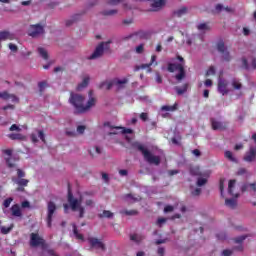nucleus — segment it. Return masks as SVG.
I'll return each instance as SVG.
<instances>
[{
	"mask_svg": "<svg viewBox=\"0 0 256 256\" xmlns=\"http://www.w3.org/2000/svg\"><path fill=\"white\" fill-rule=\"evenodd\" d=\"M9 49H10V51H13V53H17L19 48L17 47V45H15L13 43H10L9 44Z\"/></svg>",
	"mask_w": 256,
	"mask_h": 256,
	"instance_id": "obj_55",
	"label": "nucleus"
},
{
	"mask_svg": "<svg viewBox=\"0 0 256 256\" xmlns=\"http://www.w3.org/2000/svg\"><path fill=\"white\" fill-rule=\"evenodd\" d=\"M242 66L244 69L249 70V62L247 61V58H242Z\"/></svg>",
	"mask_w": 256,
	"mask_h": 256,
	"instance_id": "obj_52",
	"label": "nucleus"
},
{
	"mask_svg": "<svg viewBox=\"0 0 256 256\" xmlns=\"http://www.w3.org/2000/svg\"><path fill=\"white\" fill-rule=\"evenodd\" d=\"M79 19H81V14H74L71 20L66 21V27H71V25L76 21H79Z\"/></svg>",
	"mask_w": 256,
	"mask_h": 256,
	"instance_id": "obj_27",
	"label": "nucleus"
},
{
	"mask_svg": "<svg viewBox=\"0 0 256 256\" xmlns=\"http://www.w3.org/2000/svg\"><path fill=\"white\" fill-rule=\"evenodd\" d=\"M213 131H225L227 129V122L217 121L215 118L210 119Z\"/></svg>",
	"mask_w": 256,
	"mask_h": 256,
	"instance_id": "obj_13",
	"label": "nucleus"
},
{
	"mask_svg": "<svg viewBox=\"0 0 256 256\" xmlns=\"http://www.w3.org/2000/svg\"><path fill=\"white\" fill-rule=\"evenodd\" d=\"M215 73H216L215 67L214 66H210L209 69L206 72V77H209L211 75H215Z\"/></svg>",
	"mask_w": 256,
	"mask_h": 256,
	"instance_id": "obj_46",
	"label": "nucleus"
},
{
	"mask_svg": "<svg viewBox=\"0 0 256 256\" xmlns=\"http://www.w3.org/2000/svg\"><path fill=\"white\" fill-rule=\"evenodd\" d=\"M17 177L16 179H23V177H25V171L21 170V169H17Z\"/></svg>",
	"mask_w": 256,
	"mask_h": 256,
	"instance_id": "obj_50",
	"label": "nucleus"
},
{
	"mask_svg": "<svg viewBox=\"0 0 256 256\" xmlns=\"http://www.w3.org/2000/svg\"><path fill=\"white\" fill-rule=\"evenodd\" d=\"M45 34V28L41 24L30 25L28 29V35L30 37H39V35Z\"/></svg>",
	"mask_w": 256,
	"mask_h": 256,
	"instance_id": "obj_9",
	"label": "nucleus"
},
{
	"mask_svg": "<svg viewBox=\"0 0 256 256\" xmlns=\"http://www.w3.org/2000/svg\"><path fill=\"white\" fill-rule=\"evenodd\" d=\"M38 87H39V91L41 93H43L45 91V87H47V82H45V81L39 82L38 83Z\"/></svg>",
	"mask_w": 256,
	"mask_h": 256,
	"instance_id": "obj_47",
	"label": "nucleus"
},
{
	"mask_svg": "<svg viewBox=\"0 0 256 256\" xmlns=\"http://www.w3.org/2000/svg\"><path fill=\"white\" fill-rule=\"evenodd\" d=\"M69 103L72 104V106L75 109V113L81 114V113H87L91 109V107H95V103H97V99L94 97H90L87 101V104L85 105V97L81 94L77 93H70Z\"/></svg>",
	"mask_w": 256,
	"mask_h": 256,
	"instance_id": "obj_1",
	"label": "nucleus"
},
{
	"mask_svg": "<svg viewBox=\"0 0 256 256\" xmlns=\"http://www.w3.org/2000/svg\"><path fill=\"white\" fill-rule=\"evenodd\" d=\"M196 185L197 187H203L204 185H207V178L198 177Z\"/></svg>",
	"mask_w": 256,
	"mask_h": 256,
	"instance_id": "obj_40",
	"label": "nucleus"
},
{
	"mask_svg": "<svg viewBox=\"0 0 256 256\" xmlns=\"http://www.w3.org/2000/svg\"><path fill=\"white\" fill-rule=\"evenodd\" d=\"M190 175L194 177H203V173L201 172V168L199 166L190 167Z\"/></svg>",
	"mask_w": 256,
	"mask_h": 256,
	"instance_id": "obj_22",
	"label": "nucleus"
},
{
	"mask_svg": "<svg viewBox=\"0 0 256 256\" xmlns=\"http://www.w3.org/2000/svg\"><path fill=\"white\" fill-rule=\"evenodd\" d=\"M13 39H15V34L9 31L0 32V41H13Z\"/></svg>",
	"mask_w": 256,
	"mask_h": 256,
	"instance_id": "obj_19",
	"label": "nucleus"
},
{
	"mask_svg": "<svg viewBox=\"0 0 256 256\" xmlns=\"http://www.w3.org/2000/svg\"><path fill=\"white\" fill-rule=\"evenodd\" d=\"M88 242L91 249H100L101 251H105L107 249L105 247V243H103V241L99 240L96 237H89Z\"/></svg>",
	"mask_w": 256,
	"mask_h": 256,
	"instance_id": "obj_11",
	"label": "nucleus"
},
{
	"mask_svg": "<svg viewBox=\"0 0 256 256\" xmlns=\"http://www.w3.org/2000/svg\"><path fill=\"white\" fill-rule=\"evenodd\" d=\"M222 255L223 256H231V255H233V251H231L229 249L223 250Z\"/></svg>",
	"mask_w": 256,
	"mask_h": 256,
	"instance_id": "obj_61",
	"label": "nucleus"
},
{
	"mask_svg": "<svg viewBox=\"0 0 256 256\" xmlns=\"http://www.w3.org/2000/svg\"><path fill=\"white\" fill-rule=\"evenodd\" d=\"M85 129H86L85 126L80 125L77 127V133H79L80 135H83V133H85Z\"/></svg>",
	"mask_w": 256,
	"mask_h": 256,
	"instance_id": "obj_56",
	"label": "nucleus"
},
{
	"mask_svg": "<svg viewBox=\"0 0 256 256\" xmlns=\"http://www.w3.org/2000/svg\"><path fill=\"white\" fill-rule=\"evenodd\" d=\"M155 61H157V56L152 55L151 56V62L148 64H142L140 66V69H149V71H151V65H153V63H155Z\"/></svg>",
	"mask_w": 256,
	"mask_h": 256,
	"instance_id": "obj_28",
	"label": "nucleus"
},
{
	"mask_svg": "<svg viewBox=\"0 0 256 256\" xmlns=\"http://www.w3.org/2000/svg\"><path fill=\"white\" fill-rule=\"evenodd\" d=\"M237 183V180L233 179L230 180L228 183V193L229 195H231L232 197H235L237 199V197H239V194H235L234 189H235V184Z\"/></svg>",
	"mask_w": 256,
	"mask_h": 256,
	"instance_id": "obj_20",
	"label": "nucleus"
},
{
	"mask_svg": "<svg viewBox=\"0 0 256 256\" xmlns=\"http://www.w3.org/2000/svg\"><path fill=\"white\" fill-rule=\"evenodd\" d=\"M225 157H226V159H229V161H232L233 163H237V159H235V157H233L232 151L227 150L225 152Z\"/></svg>",
	"mask_w": 256,
	"mask_h": 256,
	"instance_id": "obj_39",
	"label": "nucleus"
},
{
	"mask_svg": "<svg viewBox=\"0 0 256 256\" xmlns=\"http://www.w3.org/2000/svg\"><path fill=\"white\" fill-rule=\"evenodd\" d=\"M91 78H89V76H86L83 80L82 83L78 84L77 86V90L81 91V89H85V87H87L89 85V81Z\"/></svg>",
	"mask_w": 256,
	"mask_h": 256,
	"instance_id": "obj_25",
	"label": "nucleus"
},
{
	"mask_svg": "<svg viewBox=\"0 0 256 256\" xmlns=\"http://www.w3.org/2000/svg\"><path fill=\"white\" fill-rule=\"evenodd\" d=\"M246 239H247V235H242V236H238V237L234 238V242L241 244Z\"/></svg>",
	"mask_w": 256,
	"mask_h": 256,
	"instance_id": "obj_44",
	"label": "nucleus"
},
{
	"mask_svg": "<svg viewBox=\"0 0 256 256\" xmlns=\"http://www.w3.org/2000/svg\"><path fill=\"white\" fill-rule=\"evenodd\" d=\"M157 253L159 256H165V248L159 247Z\"/></svg>",
	"mask_w": 256,
	"mask_h": 256,
	"instance_id": "obj_63",
	"label": "nucleus"
},
{
	"mask_svg": "<svg viewBox=\"0 0 256 256\" xmlns=\"http://www.w3.org/2000/svg\"><path fill=\"white\" fill-rule=\"evenodd\" d=\"M217 50L219 51V53H221L223 60L227 63H229V61L233 59L231 53H229V50H227V48L225 47V42H223V40H220L217 43Z\"/></svg>",
	"mask_w": 256,
	"mask_h": 256,
	"instance_id": "obj_8",
	"label": "nucleus"
},
{
	"mask_svg": "<svg viewBox=\"0 0 256 256\" xmlns=\"http://www.w3.org/2000/svg\"><path fill=\"white\" fill-rule=\"evenodd\" d=\"M171 141H172V143L174 144V145H181V137H178V139L177 138H175V137H173L172 139H171Z\"/></svg>",
	"mask_w": 256,
	"mask_h": 256,
	"instance_id": "obj_58",
	"label": "nucleus"
},
{
	"mask_svg": "<svg viewBox=\"0 0 256 256\" xmlns=\"http://www.w3.org/2000/svg\"><path fill=\"white\" fill-rule=\"evenodd\" d=\"M173 211H175V207L172 205H167L164 207V213H173Z\"/></svg>",
	"mask_w": 256,
	"mask_h": 256,
	"instance_id": "obj_49",
	"label": "nucleus"
},
{
	"mask_svg": "<svg viewBox=\"0 0 256 256\" xmlns=\"http://www.w3.org/2000/svg\"><path fill=\"white\" fill-rule=\"evenodd\" d=\"M72 227H73L74 237H76V239H78L79 241H85V237L83 236V234L79 233V230L77 229V225L72 224Z\"/></svg>",
	"mask_w": 256,
	"mask_h": 256,
	"instance_id": "obj_23",
	"label": "nucleus"
},
{
	"mask_svg": "<svg viewBox=\"0 0 256 256\" xmlns=\"http://www.w3.org/2000/svg\"><path fill=\"white\" fill-rule=\"evenodd\" d=\"M9 131H21V128L17 126V124H13L10 128Z\"/></svg>",
	"mask_w": 256,
	"mask_h": 256,
	"instance_id": "obj_62",
	"label": "nucleus"
},
{
	"mask_svg": "<svg viewBox=\"0 0 256 256\" xmlns=\"http://www.w3.org/2000/svg\"><path fill=\"white\" fill-rule=\"evenodd\" d=\"M197 29L199 31H209V25H207V23H202L198 25Z\"/></svg>",
	"mask_w": 256,
	"mask_h": 256,
	"instance_id": "obj_45",
	"label": "nucleus"
},
{
	"mask_svg": "<svg viewBox=\"0 0 256 256\" xmlns=\"http://www.w3.org/2000/svg\"><path fill=\"white\" fill-rule=\"evenodd\" d=\"M47 209V227L51 228L53 223V215H55V211H57V205H55V202L50 201L48 202Z\"/></svg>",
	"mask_w": 256,
	"mask_h": 256,
	"instance_id": "obj_10",
	"label": "nucleus"
},
{
	"mask_svg": "<svg viewBox=\"0 0 256 256\" xmlns=\"http://www.w3.org/2000/svg\"><path fill=\"white\" fill-rule=\"evenodd\" d=\"M144 50H145V45L144 44H140L136 47V53H138V54L143 53Z\"/></svg>",
	"mask_w": 256,
	"mask_h": 256,
	"instance_id": "obj_53",
	"label": "nucleus"
},
{
	"mask_svg": "<svg viewBox=\"0 0 256 256\" xmlns=\"http://www.w3.org/2000/svg\"><path fill=\"white\" fill-rule=\"evenodd\" d=\"M120 215H127V216L139 215V211H137V210H121Z\"/></svg>",
	"mask_w": 256,
	"mask_h": 256,
	"instance_id": "obj_34",
	"label": "nucleus"
},
{
	"mask_svg": "<svg viewBox=\"0 0 256 256\" xmlns=\"http://www.w3.org/2000/svg\"><path fill=\"white\" fill-rule=\"evenodd\" d=\"M116 129H122V133L124 135H131V134H133V129H131V128L116 127Z\"/></svg>",
	"mask_w": 256,
	"mask_h": 256,
	"instance_id": "obj_42",
	"label": "nucleus"
},
{
	"mask_svg": "<svg viewBox=\"0 0 256 256\" xmlns=\"http://www.w3.org/2000/svg\"><path fill=\"white\" fill-rule=\"evenodd\" d=\"M176 93L177 95H183L187 93V89H189V84L185 83L183 84L182 88L176 87Z\"/></svg>",
	"mask_w": 256,
	"mask_h": 256,
	"instance_id": "obj_33",
	"label": "nucleus"
},
{
	"mask_svg": "<svg viewBox=\"0 0 256 256\" xmlns=\"http://www.w3.org/2000/svg\"><path fill=\"white\" fill-rule=\"evenodd\" d=\"M163 223H167V218H158L156 225H158V227H161Z\"/></svg>",
	"mask_w": 256,
	"mask_h": 256,
	"instance_id": "obj_54",
	"label": "nucleus"
},
{
	"mask_svg": "<svg viewBox=\"0 0 256 256\" xmlns=\"http://www.w3.org/2000/svg\"><path fill=\"white\" fill-rule=\"evenodd\" d=\"M193 197H199L201 195V188H196L195 190L192 191Z\"/></svg>",
	"mask_w": 256,
	"mask_h": 256,
	"instance_id": "obj_57",
	"label": "nucleus"
},
{
	"mask_svg": "<svg viewBox=\"0 0 256 256\" xmlns=\"http://www.w3.org/2000/svg\"><path fill=\"white\" fill-rule=\"evenodd\" d=\"M225 205H226V207H229V209H235V207H237V200H235L233 198H231V199L227 198L225 200Z\"/></svg>",
	"mask_w": 256,
	"mask_h": 256,
	"instance_id": "obj_24",
	"label": "nucleus"
},
{
	"mask_svg": "<svg viewBox=\"0 0 256 256\" xmlns=\"http://www.w3.org/2000/svg\"><path fill=\"white\" fill-rule=\"evenodd\" d=\"M11 213L13 217H23V212L21 211V206H19V204L12 205Z\"/></svg>",
	"mask_w": 256,
	"mask_h": 256,
	"instance_id": "obj_21",
	"label": "nucleus"
},
{
	"mask_svg": "<svg viewBox=\"0 0 256 256\" xmlns=\"http://www.w3.org/2000/svg\"><path fill=\"white\" fill-rule=\"evenodd\" d=\"M178 107H179V104H177V103H175L172 106L164 105V106L161 107V111H171V112H173V111H177Z\"/></svg>",
	"mask_w": 256,
	"mask_h": 256,
	"instance_id": "obj_29",
	"label": "nucleus"
},
{
	"mask_svg": "<svg viewBox=\"0 0 256 256\" xmlns=\"http://www.w3.org/2000/svg\"><path fill=\"white\" fill-rule=\"evenodd\" d=\"M227 80L223 78L218 79V92H220L221 95H227L229 93Z\"/></svg>",
	"mask_w": 256,
	"mask_h": 256,
	"instance_id": "obj_16",
	"label": "nucleus"
},
{
	"mask_svg": "<svg viewBox=\"0 0 256 256\" xmlns=\"http://www.w3.org/2000/svg\"><path fill=\"white\" fill-rule=\"evenodd\" d=\"M12 181L16 185H18V187L16 188V191H19L21 193H23V191H25V187H27V185H29V180H27L25 178L12 177Z\"/></svg>",
	"mask_w": 256,
	"mask_h": 256,
	"instance_id": "obj_12",
	"label": "nucleus"
},
{
	"mask_svg": "<svg viewBox=\"0 0 256 256\" xmlns=\"http://www.w3.org/2000/svg\"><path fill=\"white\" fill-rule=\"evenodd\" d=\"M38 53H39L40 57H42V59H44L45 61H47L49 59V53L47 52V50H45V48L39 47Z\"/></svg>",
	"mask_w": 256,
	"mask_h": 256,
	"instance_id": "obj_30",
	"label": "nucleus"
},
{
	"mask_svg": "<svg viewBox=\"0 0 256 256\" xmlns=\"http://www.w3.org/2000/svg\"><path fill=\"white\" fill-rule=\"evenodd\" d=\"M99 219H111L113 217V212L109 210H104L103 213L98 214Z\"/></svg>",
	"mask_w": 256,
	"mask_h": 256,
	"instance_id": "obj_31",
	"label": "nucleus"
},
{
	"mask_svg": "<svg viewBox=\"0 0 256 256\" xmlns=\"http://www.w3.org/2000/svg\"><path fill=\"white\" fill-rule=\"evenodd\" d=\"M220 195L223 197V191H225V179L221 178L219 182Z\"/></svg>",
	"mask_w": 256,
	"mask_h": 256,
	"instance_id": "obj_41",
	"label": "nucleus"
},
{
	"mask_svg": "<svg viewBox=\"0 0 256 256\" xmlns=\"http://www.w3.org/2000/svg\"><path fill=\"white\" fill-rule=\"evenodd\" d=\"M247 191H250V183H244L242 186H241V192L242 193H245Z\"/></svg>",
	"mask_w": 256,
	"mask_h": 256,
	"instance_id": "obj_48",
	"label": "nucleus"
},
{
	"mask_svg": "<svg viewBox=\"0 0 256 256\" xmlns=\"http://www.w3.org/2000/svg\"><path fill=\"white\" fill-rule=\"evenodd\" d=\"M133 146L135 149L140 151L146 163H149V165H156V166L161 165V157L154 155L149 149L143 146V144L136 142L134 143Z\"/></svg>",
	"mask_w": 256,
	"mask_h": 256,
	"instance_id": "obj_4",
	"label": "nucleus"
},
{
	"mask_svg": "<svg viewBox=\"0 0 256 256\" xmlns=\"http://www.w3.org/2000/svg\"><path fill=\"white\" fill-rule=\"evenodd\" d=\"M101 14L104 15V17H111L112 15H117V10H104L101 12Z\"/></svg>",
	"mask_w": 256,
	"mask_h": 256,
	"instance_id": "obj_37",
	"label": "nucleus"
},
{
	"mask_svg": "<svg viewBox=\"0 0 256 256\" xmlns=\"http://www.w3.org/2000/svg\"><path fill=\"white\" fill-rule=\"evenodd\" d=\"M250 191H253V193H256V182L250 183Z\"/></svg>",
	"mask_w": 256,
	"mask_h": 256,
	"instance_id": "obj_64",
	"label": "nucleus"
},
{
	"mask_svg": "<svg viewBox=\"0 0 256 256\" xmlns=\"http://www.w3.org/2000/svg\"><path fill=\"white\" fill-rule=\"evenodd\" d=\"M67 201L69 204L63 205L65 213H67L70 207L71 211H78L80 219H83V217H85V207L81 206V203H83V198L80 197L77 199L73 196V192H71V184H68Z\"/></svg>",
	"mask_w": 256,
	"mask_h": 256,
	"instance_id": "obj_2",
	"label": "nucleus"
},
{
	"mask_svg": "<svg viewBox=\"0 0 256 256\" xmlns=\"http://www.w3.org/2000/svg\"><path fill=\"white\" fill-rule=\"evenodd\" d=\"M126 83H128L127 79H123V80L114 79V80L108 81V82L104 81V82H101L99 84V89H105V87H106V90L110 91V89H112V87L114 85H117L118 87H121V85H126Z\"/></svg>",
	"mask_w": 256,
	"mask_h": 256,
	"instance_id": "obj_6",
	"label": "nucleus"
},
{
	"mask_svg": "<svg viewBox=\"0 0 256 256\" xmlns=\"http://www.w3.org/2000/svg\"><path fill=\"white\" fill-rule=\"evenodd\" d=\"M9 139H12V141H21L23 139V136L21 134H9L8 135Z\"/></svg>",
	"mask_w": 256,
	"mask_h": 256,
	"instance_id": "obj_38",
	"label": "nucleus"
},
{
	"mask_svg": "<svg viewBox=\"0 0 256 256\" xmlns=\"http://www.w3.org/2000/svg\"><path fill=\"white\" fill-rule=\"evenodd\" d=\"M255 159H256V148L250 147L249 151L246 152L244 156V161H246V163H253Z\"/></svg>",
	"mask_w": 256,
	"mask_h": 256,
	"instance_id": "obj_17",
	"label": "nucleus"
},
{
	"mask_svg": "<svg viewBox=\"0 0 256 256\" xmlns=\"http://www.w3.org/2000/svg\"><path fill=\"white\" fill-rule=\"evenodd\" d=\"M177 59L180 63H169L167 70L169 73H175V71H177L178 73L175 74L174 78L178 83H181V81L187 77V72L185 71V59L183 56H177Z\"/></svg>",
	"mask_w": 256,
	"mask_h": 256,
	"instance_id": "obj_3",
	"label": "nucleus"
},
{
	"mask_svg": "<svg viewBox=\"0 0 256 256\" xmlns=\"http://www.w3.org/2000/svg\"><path fill=\"white\" fill-rule=\"evenodd\" d=\"M231 86L233 87V89H235L236 91H240V89H243V84L241 83V81L237 80V79H233L231 82Z\"/></svg>",
	"mask_w": 256,
	"mask_h": 256,
	"instance_id": "obj_26",
	"label": "nucleus"
},
{
	"mask_svg": "<svg viewBox=\"0 0 256 256\" xmlns=\"http://www.w3.org/2000/svg\"><path fill=\"white\" fill-rule=\"evenodd\" d=\"M4 155H8V158H5L6 165L9 169H14V167H17V164H15V159L11 158L13 155V150L11 149H5L3 150Z\"/></svg>",
	"mask_w": 256,
	"mask_h": 256,
	"instance_id": "obj_14",
	"label": "nucleus"
},
{
	"mask_svg": "<svg viewBox=\"0 0 256 256\" xmlns=\"http://www.w3.org/2000/svg\"><path fill=\"white\" fill-rule=\"evenodd\" d=\"M11 203H13V198L9 197L4 200L3 206L5 207V209H8V207H11Z\"/></svg>",
	"mask_w": 256,
	"mask_h": 256,
	"instance_id": "obj_43",
	"label": "nucleus"
},
{
	"mask_svg": "<svg viewBox=\"0 0 256 256\" xmlns=\"http://www.w3.org/2000/svg\"><path fill=\"white\" fill-rule=\"evenodd\" d=\"M121 1L123 0H109L107 2L108 5H119V3H121Z\"/></svg>",
	"mask_w": 256,
	"mask_h": 256,
	"instance_id": "obj_60",
	"label": "nucleus"
},
{
	"mask_svg": "<svg viewBox=\"0 0 256 256\" xmlns=\"http://www.w3.org/2000/svg\"><path fill=\"white\" fill-rule=\"evenodd\" d=\"M166 3L167 2L165 0H154L150 5L151 8L148 11H150L152 13L161 11L163 9V7H165Z\"/></svg>",
	"mask_w": 256,
	"mask_h": 256,
	"instance_id": "obj_15",
	"label": "nucleus"
},
{
	"mask_svg": "<svg viewBox=\"0 0 256 256\" xmlns=\"http://www.w3.org/2000/svg\"><path fill=\"white\" fill-rule=\"evenodd\" d=\"M38 137L39 139L42 140V143H47V140H45V133L43 132V130L38 131Z\"/></svg>",
	"mask_w": 256,
	"mask_h": 256,
	"instance_id": "obj_51",
	"label": "nucleus"
},
{
	"mask_svg": "<svg viewBox=\"0 0 256 256\" xmlns=\"http://www.w3.org/2000/svg\"><path fill=\"white\" fill-rule=\"evenodd\" d=\"M13 231V224H11L9 227L2 226L1 227V233L2 235H9Z\"/></svg>",
	"mask_w": 256,
	"mask_h": 256,
	"instance_id": "obj_36",
	"label": "nucleus"
},
{
	"mask_svg": "<svg viewBox=\"0 0 256 256\" xmlns=\"http://www.w3.org/2000/svg\"><path fill=\"white\" fill-rule=\"evenodd\" d=\"M0 99H4V101H12V103H19V98L13 94H9L8 92H0Z\"/></svg>",
	"mask_w": 256,
	"mask_h": 256,
	"instance_id": "obj_18",
	"label": "nucleus"
},
{
	"mask_svg": "<svg viewBox=\"0 0 256 256\" xmlns=\"http://www.w3.org/2000/svg\"><path fill=\"white\" fill-rule=\"evenodd\" d=\"M187 14V7H182L176 11H174V15L176 17H183V15Z\"/></svg>",
	"mask_w": 256,
	"mask_h": 256,
	"instance_id": "obj_35",
	"label": "nucleus"
},
{
	"mask_svg": "<svg viewBox=\"0 0 256 256\" xmlns=\"http://www.w3.org/2000/svg\"><path fill=\"white\" fill-rule=\"evenodd\" d=\"M140 119H141L142 121H147V119H149V115H148L147 113H145V112H142V113L140 114Z\"/></svg>",
	"mask_w": 256,
	"mask_h": 256,
	"instance_id": "obj_59",
	"label": "nucleus"
},
{
	"mask_svg": "<svg viewBox=\"0 0 256 256\" xmlns=\"http://www.w3.org/2000/svg\"><path fill=\"white\" fill-rule=\"evenodd\" d=\"M109 45H111V40L107 41V42H101L96 49L94 50V52L92 53V55H90L88 57V59L90 61H93L95 59H99L100 57H103V53L105 52V49H109Z\"/></svg>",
	"mask_w": 256,
	"mask_h": 256,
	"instance_id": "obj_5",
	"label": "nucleus"
},
{
	"mask_svg": "<svg viewBox=\"0 0 256 256\" xmlns=\"http://www.w3.org/2000/svg\"><path fill=\"white\" fill-rule=\"evenodd\" d=\"M45 239L39 236V233L30 234V246L31 247H42L45 249Z\"/></svg>",
	"mask_w": 256,
	"mask_h": 256,
	"instance_id": "obj_7",
	"label": "nucleus"
},
{
	"mask_svg": "<svg viewBox=\"0 0 256 256\" xmlns=\"http://www.w3.org/2000/svg\"><path fill=\"white\" fill-rule=\"evenodd\" d=\"M134 35L138 37V39H149V32H145L143 30L135 32Z\"/></svg>",
	"mask_w": 256,
	"mask_h": 256,
	"instance_id": "obj_32",
	"label": "nucleus"
}]
</instances>
